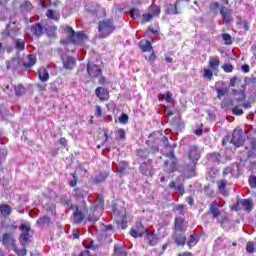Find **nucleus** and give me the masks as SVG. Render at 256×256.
Returning a JSON list of instances; mask_svg holds the SVG:
<instances>
[{"label":"nucleus","instance_id":"obj_15","mask_svg":"<svg viewBox=\"0 0 256 256\" xmlns=\"http://www.w3.org/2000/svg\"><path fill=\"white\" fill-rule=\"evenodd\" d=\"M169 189H175V192L181 195V197L185 195V185H183V183L177 184V182L172 181L169 184Z\"/></svg>","mask_w":256,"mask_h":256},{"label":"nucleus","instance_id":"obj_48","mask_svg":"<svg viewBox=\"0 0 256 256\" xmlns=\"http://www.w3.org/2000/svg\"><path fill=\"white\" fill-rule=\"evenodd\" d=\"M114 253L116 255H125V249H123V246H121V245H115L114 246Z\"/></svg>","mask_w":256,"mask_h":256},{"label":"nucleus","instance_id":"obj_9","mask_svg":"<svg viewBox=\"0 0 256 256\" xmlns=\"http://www.w3.org/2000/svg\"><path fill=\"white\" fill-rule=\"evenodd\" d=\"M220 15L222 16L224 23H231L233 21V10L227 8L226 6L220 7Z\"/></svg>","mask_w":256,"mask_h":256},{"label":"nucleus","instance_id":"obj_54","mask_svg":"<svg viewBox=\"0 0 256 256\" xmlns=\"http://www.w3.org/2000/svg\"><path fill=\"white\" fill-rule=\"evenodd\" d=\"M248 183H249L251 189H256V176L251 175L248 179Z\"/></svg>","mask_w":256,"mask_h":256},{"label":"nucleus","instance_id":"obj_37","mask_svg":"<svg viewBox=\"0 0 256 256\" xmlns=\"http://www.w3.org/2000/svg\"><path fill=\"white\" fill-rule=\"evenodd\" d=\"M215 91L217 93L218 99H221V97H225V95L229 93V89L227 88H216Z\"/></svg>","mask_w":256,"mask_h":256},{"label":"nucleus","instance_id":"obj_51","mask_svg":"<svg viewBox=\"0 0 256 256\" xmlns=\"http://www.w3.org/2000/svg\"><path fill=\"white\" fill-rule=\"evenodd\" d=\"M222 69H223V71H225V73H233L234 67H233V64H231V63H226V64H224V65L222 66Z\"/></svg>","mask_w":256,"mask_h":256},{"label":"nucleus","instance_id":"obj_46","mask_svg":"<svg viewBox=\"0 0 256 256\" xmlns=\"http://www.w3.org/2000/svg\"><path fill=\"white\" fill-rule=\"evenodd\" d=\"M245 133L249 141L256 140V138H254L255 130L253 128H251L250 130H246Z\"/></svg>","mask_w":256,"mask_h":256},{"label":"nucleus","instance_id":"obj_20","mask_svg":"<svg viewBox=\"0 0 256 256\" xmlns=\"http://www.w3.org/2000/svg\"><path fill=\"white\" fill-rule=\"evenodd\" d=\"M250 147L251 149L247 152L246 159L241 158L240 161H248V159H255L256 157V140L250 141Z\"/></svg>","mask_w":256,"mask_h":256},{"label":"nucleus","instance_id":"obj_29","mask_svg":"<svg viewBox=\"0 0 256 256\" xmlns=\"http://www.w3.org/2000/svg\"><path fill=\"white\" fill-rule=\"evenodd\" d=\"M139 171L142 173V175H149V171H151V165L147 162H143L140 164Z\"/></svg>","mask_w":256,"mask_h":256},{"label":"nucleus","instance_id":"obj_27","mask_svg":"<svg viewBox=\"0 0 256 256\" xmlns=\"http://www.w3.org/2000/svg\"><path fill=\"white\" fill-rule=\"evenodd\" d=\"M46 17H48V19H52L53 21H59V19H61V14L52 9H48L46 12Z\"/></svg>","mask_w":256,"mask_h":256},{"label":"nucleus","instance_id":"obj_63","mask_svg":"<svg viewBox=\"0 0 256 256\" xmlns=\"http://www.w3.org/2000/svg\"><path fill=\"white\" fill-rule=\"evenodd\" d=\"M237 81H239V79L236 77V76H234V77H232L231 79H230V87H235V85H237Z\"/></svg>","mask_w":256,"mask_h":256},{"label":"nucleus","instance_id":"obj_33","mask_svg":"<svg viewBox=\"0 0 256 256\" xmlns=\"http://www.w3.org/2000/svg\"><path fill=\"white\" fill-rule=\"evenodd\" d=\"M38 77L40 81L46 82L49 81V72L45 68L39 71Z\"/></svg>","mask_w":256,"mask_h":256},{"label":"nucleus","instance_id":"obj_47","mask_svg":"<svg viewBox=\"0 0 256 256\" xmlns=\"http://www.w3.org/2000/svg\"><path fill=\"white\" fill-rule=\"evenodd\" d=\"M14 91L15 95L20 97V95H23L25 93V87H23V85H18L15 87Z\"/></svg>","mask_w":256,"mask_h":256},{"label":"nucleus","instance_id":"obj_64","mask_svg":"<svg viewBox=\"0 0 256 256\" xmlns=\"http://www.w3.org/2000/svg\"><path fill=\"white\" fill-rule=\"evenodd\" d=\"M88 249H97V245L93 240H88Z\"/></svg>","mask_w":256,"mask_h":256},{"label":"nucleus","instance_id":"obj_39","mask_svg":"<svg viewBox=\"0 0 256 256\" xmlns=\"http://www.w3.org/2000/svg\"><path fill=\"white\" fill-rule=\"evenodd\" d=\"M197 236L195 234H191L189 237V241L187 242L188 247H195L197 245Z\"/></svg>","mask_w":256,"mask_h":256},{"label":"nucleus","instance_id":"obj_34","mask_svg":"<svg viewBox=\"0 0 256 256\" xmlns=\"http://www.w3.org/2000/svg\"><path fill=\"white\" fill-rule=\"evenodd\" d=\"M51 223V218L47 216H43L37 220V225L39 227H44V225H49Z\"/></svg>","mask_w":256,"mask_h":256},{"label":"nucleus","instance_id":"obj_36","mask_svg":"<svg viewBox=\"0 0 256 256\" xmlns=\"http://www.w3.org/2000/svg\"><path fill=\"white\" fill-rule=\"evenodd\" d=\"M107 177H109V173H107V172L100 173L99 176H96L94 178V182L95 183H103V181H105V179Z\"/></svg>","mask_w":256,"mask_h":256},{"label":"nucleus","instance_id":"obj_1","mask_svg":"<svg viewBox=\"0 0 256 256\" xmlns=\"http://www.w3.org/2000/svg\"><path fill=\"white\" fill-rule=\"evenodd\" d=\"M103 205V200L100 199L96 202L93 208H90L89 212L85 200H82L79 205L71 204L70 209L73 211L72 221L74 225H80V223H83V221H85V217H87V220L92 223L99 221V217H101V213H103Z\"/></svg>","mask_w":256,"mask_h":256},{"label":"nucleus","instance_id":"obj_23","mask_svg":"<svg viewBox=\"0 0 256 256\" xmlns=\"http://www.w3.org/2000/svg\"><path fill=\"white\" fill-rule=\"evenodd\" d=\"M140 49L143 53H147L148 51H153V44L149 40H141L140 41Z\"/></svg>","mask_w":256,"mask_h":256},{"label":"nucleus","instance_id":"obj_30","mask_svg":"<svg viewBox=\"0 0 256 256\" xmlns=\"http://www.w3.org/2000/svg\"><path fill=\"white\" fill-rule=\"evenodd\" d=\"M234 95H237L238 97L235 98V101H237L238 103H241V101H245V98L247 97L245 95V91L243 90H234L233 91Z\"/></svg>","mask_w":256,"mask_h":256},{"label":"nucleus","instance_id":"obj_60","mask_svg":"<svg viewBox=\"0 0 256 256\" xmlns=\"http://www.w3.org/2000/svg\"><path fill=\"white\" fill-rule=\"evenodd\" d=\"M176 211H178L179 215H185V206L183 205H178L176 206Z\"/></svg>","mask_w":256,"mask_h":256},{"label":"nucleus","instance_id":"obj_44","mask_svg":"<svg viewBox=\"0 0 256 256\" xmlns=\"http://www.w3.org/2000/svg\"><path fill=\"white\" fill-rule=\"evenodd\" d=\"M246 251L249 254L255 253V244L252 241L247 242Z\"/></svg>","mask_w":256,"mask_h":256},{"label":"nucleus","instance_id":"obj_61","mask_svg":"<svg viewBox=\"0 0 256 256\" xmlns=\"http://www.w3.org/2000/svg\"><path fill=\"white\" fill-rule=\"evenodd\" d=\"M225 105L226 107H232L233 109V107L235 106V102L233 101V99H226Z\"/></svg>","mask_w":256,"mask_h":256},{"label":"nucleus","instance_id":"obj_10","mask_svg":"<svg viewBox=\"0 0 256 256\" xmlns=\"http://www.w3.org/2000/svg\"><path fill=\"white\" fill-rule=\"evenodd\" d=\"M187 226L185 225V219L182 217L175 218L174 222V233H185Z\"/></svg>","mask_w":256,"mask_h":256},{"label":"nucleus","instance_id":"obj_13","mask_svg":"<svg viewBox=\"0 0 256 256\" xmlns=\"http://www.w3.org/2000/svg\"><path fill=\"white\" fill-rule=\"evenodd\" d=\"M30 30L34 37H41V35L45 33L47 28H45V26H43L41 23H36L30 27Z\"/></svg>","mask_w":256,"mask_h":256},{"label":"nucleus","instance_id":"obj_41","mask_svg":"<svg viewBox=\"0 0 256 256\" xmlns=\"http://www.w3.org/2000/svg\"><path fill=\"white\" fill-rule=\"evenodd\" d=\"M149 11H150L151 15H160L161 7H159L157 5H152V6H150Z\"/></svg>","mask_w":256,"mask_h":256},{"label":"nucleus","instance_id":"obj_49","mask_svg":"<svg viewBox=\"0 0 256 256\" xmlns=\"http://www.w3.org/2000/svg\"><path fill=\"white\" fill-rule=\"evenodd\" d=\"M7 159V150L6 148L0 147V165Z\"/></svg>","mask_w":256,"mask_h":256},{"label":"nucleus","instance_id":"obj_31","mask_svg":"<svg viewBox=\"0 0 256 256\" xmlns=\"http://www.w3.org/2000/svg\"><path fill=\"white\" fill-rule=\"evenodd\" d=\"M15 49L18 51H25V40L16 39L14 41Z\"/></svg>","mask_w":256,"mask_h":256},{"label":"nucleus","instance_id":"obj_38","mask_svg":"<svg viewBox=\"0 0 256 256\" xmlns=\"http://www.w3.org/2000/svg\"><path fill=\"white\" fill-rule=\"evenodd\" d=\"M220 7L221 4H219V2H213L210 4V11L214 13V15H217V13H219Z\"/></svg>","mask_w":256,"mask_h":256},{"label":"nucleus","instance_id":"obj_58","mask_svg":"<svg viewBox=\"0 0 256 256\" xmlns=\"http://www.w3.org/2000/svg\"><path fill=\"white\" fill-rule=\"evenodd\" d=\"M72 177H73V179L70 180V182H69L70 187H76L77 186V181H79V178L77 177L76 173L72 174Z\"/></svg>","mask_w":256,"mask_h":256},{"label":"nucleus","instance_id":"obj_6","mask_svg":"<svg viewBox=\"0 0 256 256\" xmlns=\"http://www.w3.org/2000/svg\"><path fill=\"white\" fill-rule=\"evenodd\" d=\"M230 143L235 145V147H241V145L245 143V138H243V130L240 128H235L232 133V139L230 140Z\"/></svg>","mask_w":256,"mask_h":256},{"label":"nucleus","instance_id":"obj_14","mask_svg":"<svg viewBox=\"0 0 256 256\" xmlns=\"http://www.w3.org/2000/svg\"><path fill=\"white\" fill-rule=\"evenodd\" d=\"M240 205L246 213H251L253 211V207L255 204L253 203V199L248 198V199H240Z\"/></svg>","mask_w":256,"mask_h":256},{"label":"nucleus","instance_id":"obj_17","mask_svg":"<svg viewBox=\"0 0 256 256\" xmlns=\"http://www.w3.org/2000/svg\"><path fill=\"white\" fill-rule=\"evenodd\" d=\"M209 212L211 213L213 219H217L221 215V210H219V202H217V200L211 202Z\"/></svg>","mask_w":256,"mask_h":256},{"label":"nucleus","instance_id":"obj_12","mask_svg":"<svg viewBox=\"0 0 256 256\" xmlns=\"http://www.w3.org/2000/svg\"><path fill=\"white\" fill-rule=\"evenodd\" d=\"M173 240L179 247H185V243H187V236L185 235V232H174Z\"/></svg>","mask_w":256,"mask_h":256},{"label":"nucleus","instance_id":"obj_24","mask_svg":"<svg viewBox=\"0 0 256 256\" xmlns=\"http://www.w3.org/2000/svg\"><path fill=\"white\" fill-rule=\"evenodd\" d=\"M217 185L219 193H221V195H223L224 197H227V195H229V191H227V182L224 180H219L217 182Z\"/></svg>","mask_w":256,"mask_h":256},{"label":"nucleus","instance_id":"obj_25","mask_svg":"<svg viewBox=\"0 0 256 256\" xmlns=\"http://www.w3.org/2000/svg\"><path fill=\"white\" fill-rule=\"evenodd\" d=\"M32 10H33V4H31L29 0L22 1V3L20 4L21 13H29Z\"/></svg>","mask_w":256,"mask_h":256},{"label":"nucleus","instance_id":"obj_52","mask_svg":"<svg viewBox=\"0 0 256 256\" xmlns=\"http://www.w3.org/2000/svg\"><path fill=\"white\" fill-rule=\"evenodd\" d=\"M241 105H235L233 108H232V113L233 115H243V109L240 108Z\"/></svg>","mask_w":256,"mask_h":256},{"label":"nucleus","instance_id":"obj_56","mask_svg":"<svg viewBox=\"0 0 256 256\" xmlns=\"http://www.w3.org/2000/svg\"><path fill=\"white\" fill-rule=\"evenodd\" d=\"M137 155H138V157H141V159H147V157L149 155V151H147V150H138Z\"/></svg>","mask_w":256,"mask_h":256},{"label":"nucleus","instance_id":"obj_28","mask_svg":"<svg viewBox=\"0 0 256 256\" xmlns=\"http://www.w3.org/2000/svg\"><path fill=\"white\" fill-rule=\"evenodd\" d=\"M147 240H148V244L151 245L152 247H154V245L157 244L158 239L157 236H155V233L153 232H148L146 234Z\"/></svg>","mask_w":256,"mask_h":256},{"label":"nucleus","instance_id":"obj_3","mask_svg":"<svg viewBox=\"0 0 256 256\" xmlns=\"http://www.w3.org/2000/svg\"><path fill=\"white\" fill-rule=\"evenodd\" d=\"M65 32L68 34V41L74 43V45H81L87 39L85 33L75 32L71 26H66Z\"/></svg>","mask_w":256,"mask_h":256},{"label":"nucleus","instance_id":"obj_35","mask_svg":"<svg viewBox=\"0 0 256 256\" xmlns=\"http://www.w3.org/2000/svg\"><path fill=\"white\" fill-rule=\"evenodd\" d=\"M22 249L17 248V245H15L12 249L18 256H25L27 255V246H22Z\"/></svg>","mask_w":256,"mask_h":256},{"label":"nucleus","instance_id":"obj_42","mask_svg":"<svg viewBox=\"0 0 256 256\" xmlns=\"http://www.w3.org/2000/svg\"><path fill=\"white\" fill-rule=\"evenodd\" d=\"M126 170H127V162H125V161L119 162V164L117 166V172L125 173Z\"/></svg>","mask_w":256,"mask_h":256},{"label":"nucleus","instance_id":"obj_55","mask_svg":"<svg viewBox=\"0 0 256 256\" xmlns=\"http://www.w3.org/2000/svg\"><path fill=\"white\" fill-rule=\"evenodd\" d=\"M153 20V14L148 13V14H143L142 15V23H147L149 21Z\"/></svg>","mask_w":256,"mask_h":256},{"label":"nucleus","instance_id":"obj_16","mask_svg":"<svg viewBox=\"0 0 256 256\" xmlns=\"http://www.w3.org/2000/svg\"><path fill=\"white\" fill-rule=\"evenodd\" d=\"M15 243H17V240L13 237V234L11 233H4L2 235V244L4 245H11L12 249L15 246Z\"/></svg>","mask_w":256,"mask_h":256},{"label":"nucleus","instance_id":"obj_57","mask_svg":"<svg viewBox=\"0 0 256 256\" xmlns=\"http://www.w3.org/2000/svg\"><path fill=\"white\" fill-rule=\"evenodd\" d=\"M140 13H139V9L137 8H132L130 10V17H132L133 19H137V17H139Z\"/></svg>","mask_w":256,"mask_h":256},{"label":"nucleus","instance_id":"obj_4","mask_svg":"<svg viewBox=\"0 0 256 256\" xmlns=\"http://www.w3.org/2000/svg\"><path fill=\"white\" fill-rule=\"evenodd\" d=\"M19 229L22 231L19 241L22 247H27V244L31 243V239H33V236L29 234L31 233V224H21Z\"/></svg>","mask_w":256,"mask_h":256},{"label":"nucleus","instance_id":"obj_2","mask_svg":"<svg viewBox=\"0 0 256 256\" xmlns=\"http://www.w3.org/2000/svg\"><path fill=\"white\" fill-rule=\"evenodd\" d=\"M115 31V25L113 19H105L98 23V37L99 39H105Z\"/></svg>","mask_w":256,"mask_h":256},{"label":"nucleus","instance_id":"obj_45","mask_svg":"<svg viewBox=\"0 0 256 256\" xmlns=\"http://www.w3.org/2000/svg\"><path fill=\"white\" fill-rule=\"evenodd\" d=\"M125 129L123 128H119L117 131H116V139H121V140H124L125 139Z\"/></svg>","mask_w":256,"mask_h":256},{"label":"nucleus","instance_id":"obj_8","mask_svg":"<svg viewBox=\"0 0 256 256\" xmlns=\"http://www.w3.org/2000/svg\"><path fill=\"white\" fill-rule=\"evenodd\" d=\"M147 233V228H145L141 222H137L135 228L130 230V235L135 239H137V237H143V235H147Z\"/></svg>","mask_w":256,"mask_h":256},{"label":"nucleus","instance_id":"obj_19","mask_svg":"<svg viewBox=\"0 0 256 256\" xmlns=\"http://www.w3.org/2000/svg\"><path fill=\"white\" fill-rule=\"evenodd\" d=\"M62 63H63L64 69L71 70L75 68V58L71 56L62 57Z\"/></svg>","mask_w":256,"mask_h":256},{"label":"nucleus","instance_id":"obj_43","mask_svg":"<svg viewBox=\"0 0 256 256\" xmlns=\"http://www.w3.org/2000/svg\"><path fill=\"white\" fill-rule=\"evenodd\" d=\"M119 123H122V125H127L129 123V115L123 113L118 118Z\"/></svg>","mask_w":256,"mask_h":256},{"label":"nucleus","instance_id":"obj_26","mask_svg":"<svg viewBox=\"0 0 256 256\" xmlns=\"http://www.w3.org/2000/svg\"><path fill=\"white\" fill-rule=\"evenodd\" d=\"M6 69H13L14 71H16V69H19V58H12L11 60H7Z\"/></svg>","mask_w":256,"mask_h":256},{"label":"nucleus","instance_id":"obj_50","mask_svg":"<svg viewBox=\"0 0 256 256\" xmlns=\"http://www.w3.org/2000/svg\"><path fill=\"white\" fill-rule=\"evenodd\" d=\"M203 77L205 79H209V81H211V79H213V71L207 68H204V74Z\"/></svg>","mask_w":256,"mask_h":256},{"label":"nucleus","instance_id":"obj_53","mask_svg":"<svg viewBox=\"0 0 256 256\" xmlns=\"http://www.w3.org/2000/svg\"><path fill=\"white\" fill-rule=\"evenodd\" d=\"M222 39L225 42V45H232L233 40L229 34H222Z\"/></svg>","mask_w":256,"mask_h":256},{"label":"nucleus","instance_id":"obj_5","mask_svg":"<svg viewBox=\"0 0 256 256\" xmlns=\"http://www.w3.org/2000/svg\"><path fill=\"white\" fill-rule=\"evenodd\" d=\"M189 160L192 162L191 172L195 173V165H197V161L201 159V152H199V148L197 146H191L188 152Z\"/></svg>","mask_w":256,"mask_h":256},{"label":"nucleus","instance_id":"obj_32","mask_svg":"<svg viewBox=\"0 0 256 256\" xmlns=\"http://www.w3.org/2000/svg\"><path fill=\"white\" fill-rule=\"evenodd\" d=\"M0 211L4 217H7V216L11 215V206H9L7 204H2L0 206Z\"/></svg>","mask_w":256,"mask_h":256},{"label":"nucleus","instance_id":"obj_18","mask_svg":"<svg viewBox=\"0 0 256 256\" xmlns=\"http://www.w3.org/2000/svg\"><path fill=\"white\" fill-rule=\"evenodd\" d=\"M221 65V60L217 56H210L208 67L211 68L212 71H219V66Z\"/></svg>","mask_w":256,"mask_h":256},{"label":"nucleus","instance_id":"obj_21","mask_svg":"<svg viewBox=\"0 0 256 256\" xmlns=\"http://www.w3.org/2000/svg\"><path fill=\"white\" fill-rule=\"evenodd\" d=\"M96 96L99 97L101 101H105L109 99V92H107V89L103 87H98L95 90Z\"/></svg>","mask_w":256,"mask_h":256},{"label":"nucleus","instance_id":"obj_59","mask_svg":"<svg viewBox=\"0 0 256 256\" xmlns=\"http://www.w3.org/2000/svg\"><path fill=\"white\" fill-rule=\"evenodd\" d=\"M241 199L237 200V202L231 207L232 211H241Z\"/></svg>","mask_w":256,"mask_h":256},{"label":"nucleus","instance_id":"obj_62","mask_svg":"<svg viewBox=\"0 0 256 256\" xmlns=\"http://www.w3.org/2000/svg\"><path fill=\"white\" fill-rule=\"evenodd\" d=\"M103 115V110H101V106H96L95 117H101Z\"/></svg>","mask_w":256,"mask_h":256},{"label":"nucleus","instance_id":"obj_40","mask_svg":"<svg viewBox=\"0 0 256 256\" xmlns=\"http://www.w3.org/2000/svg\"><path fill=\"white\" fill-rule=\"evenodd\" d=\"M211 161L214 163H223V160H221V154L214 152L210 155Z\"/></svg>","mask_w":256,"mask_h":256},{"label":"nucleus","instance_id":"obj_22","mask_svg":"<svg viewBox=\"0 0 256 256\" xmlns=\"http://www.w3.org/2000/svg\"><path fill=\"white\" fill-rule=\"evenodd\" d=\"M24 68L25 69H31L37 63V57L33 54H30L26 57V60H24Z\"/></svg>","mask_w":256,"mask_h":256},{"label":"nucleus","instance_id":"obj_11","mask_svg":"<svg viewBox=\"0 0 256 256\" xmlns=\"http://www.w3.org/2000/svg\"><path fill=\"white\" fill-rule=\"evenodd\" d=\"M87 72H88V75L93 78L99 77V75H101L102 73L101 67L94 63L87 64Z\"/></svg>","mask_w":256,"mask_h":256},{"label":"nucleus","instance_id":"obj_7","mask_svg":"<svg viewBox=\"0 0 256 256\" xmlns=\"http://www.w3.org/2000/svg\"><path fill=\"white\" fill-rule=\"evenodd\" d=\"M169 147H170V152L168 154V157H170V160L169 161L166 160L164 162V167H169L168 172L173 173V171L177 169V159H175L173 148L171 146Z\"/></svg>","mask_w":256,"mask_h":256}]
</instances>
